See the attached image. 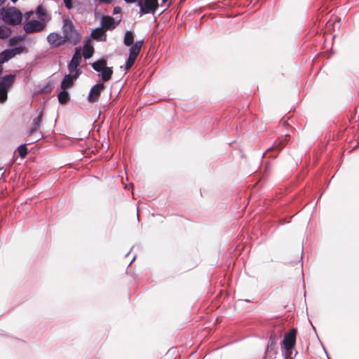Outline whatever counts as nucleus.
<instances>
[{
    "mask_svg": "<svg viewBox=\"0 0 359 359\" xmlns=\"http://www.w3.org/2000/svg\"><path fill=\"white\" fill-rule=\"evenodd\" d=\"M62 30L65 42H69L72 45H76L80 42L81 35L70 19L65 18L63 20Z\"/></svg>",
    "mask_w": 359,
    "mask_h": 359,
    "instance_id": "nucleus-1",
    "label": "nucleus"
},
{
    "mask_svg": "<svg viewBox=\"0 0 359 359\" xmlns=\"http://www.w3.org/2000/svg\"><path fill=\"white\" fill-rule=\"evenodd\" d=\"M15 74H8L0 77V102L7 100L8 90L15 83Z\"/></svg>",
    "mask_w": 359,
    "mask_h": 359,
    "instance_id": "nucleus-2",
    "label": "nucleus"
},
{
    "mask_svg": "<svg viewBox=\"0 0 359 359\" xmlns=\"http://www.w3.org/2000/svg\"><path fill=\"white\" fill-rule=\"evenodd\" d=\"M2 18L6 24L17 25L21 23L22 16L20 11L11 7L3 10Z\"/></svg>",
    "mask_w": 359,
    "mask_h": 359,
    "instance_id": "nucleus-3",
    "label": "nucleus"
},
{
    "mask_svg": "<svg viewBox=\"0 0 359 359\" xmlns=\"http://www.w3.org/2000/svg\"><path fill=\"white\" fill-rule=\"evenodd\" d=\"M297 330L296 328L291 329L283 336V339L280 343L281 349H294L297 342Z\"/></svg>",
    "mask_w": 359,
    "mask_h": 359,
    "instance_id": "nucleus-4",
    "label": "nucleus"
},
{
    "mask_svg": "<svg viewBox=\"0 0 359 359\" xmlns=\"http://www.w3.org/2000/svg\"><path fill=\"white\" fill-rule=\"evenodd\" d=\"M143 40L137 41L133 46L130 48L129 57L126 62V70L130 69L134 65L135 60L140 53L141 48L143 46Z\"/></svg>",
    "mask_w": 359,
    "mask_h": 359,
    "instance_id": "nucleus-5",
    "label": "nucleus"
},
{
    "mask_svg": "<svg viewBox=\"0 0 359 359\" xmlns=\"http://www.w3.org/2000/svg\"><path fill=\"white\" fill-rule=\"evenodd\" d=\"M140 14L142 15L150 13H155L158 7V0H139Z\"/></svg>",
    "mask_w": 359,
    "mask_h": 359,
    "instance_id": "nucleus-6",
    "label": "nucleus"
},
{
    "mask_svg": "<svg viewBox=\"0 0 359 359\" xmlns=\"http://www.w3.org/2000/svg\"><path fill=\"white\" fill-rule=\"evenodd\" d=\"M45 25L38 20H30L24 25V30L26 33L30 34L42 31Z\"/></svg>",
    "mask_w": 359,
    "mask_h": 359,
    "instance_id": "nucleus-7",
    "label": "nucleus"
},
{
    "mask_svg": "<svg viewBox=\"0 0 359 359\" xmlns=\"http://www.w3.org/2000/svg\"><path fill=\"white\" fill-rule=\"evenodd\" d=\"M23 52V48L16 47L12 49H7L0 54V64L7 62L18 54Z\"/></svg>",
    "mask_w": 359,
    "mask_h": 359,
    "instance_id": "nucleus-8",
    "label": "nucleus"
},
{
    "mask_svg": "<svg viewBox=\"0 0 359 359\" xmlns=\"http://www.w3.org/2000/svg\"><path fill=\"white\" fill-rule=\"evenodd\" d=\"M121 19L117 21L111 16L104 15L101 19L102 27L105 30H112L120 23Z\"/></svg>",
    "mask_w": 359,
    "mask_h": 359,
    "instance_id": "nucleus-9",
    "label": "nucleus"
},
{
    "mask_svg": "<svg viewBox=\"0 0 359 359\" xmlns=\"http://www.w3.org/2000/svg\"><path fill=\"white\" fill-rule=\"evenodd\" d=\"M104 88V83H97L93 86L88 95V101L92 103L97 102L100 96L102 90H103Z\"/></svg>",
    "mask_w": 359,
    "mask_h": 359,
    "instance_id": "nucleus-10",
    "label": "nucleus"
},
{
    "mask_svg": "<svg viewBox=\"0 0 359 359\" xmlns=\"http://www.w3.org/2000/svg\"><path fill=\"white\" fill-rule=\"evenodd\" d=\"M47 41L53 47H59L66 43L63 36L56 32L50 33L47 36Z\"/></svg>",
    "mask_w": 359,
    "mask_h": 359,
    "instance_id": "nucleus-11",
    "label": "nucleus"
},
{
    "mask_svg": "<svg viewBox=\"0 0 359 359\" xmlns=\"http://www.w3.org/2000/svg\"><path fill=\"white\" fill-rule=\"evenodd\" d=\"M81 62V53L80 48H76L75 53L68 65L70 72H73Z\"/></svg>",
    "mask_w": 359,
    "mask_h": 359,
    "instance_id": "nucleus-12",
    "label": "nucleus"
},
{
    "mask_svg": "<svg viewBox=\"0 0 359 359\" xmlns=\"http://www.w3.org/2000/svg\"><path fill=\"white\" fill-rule=\"evenodd\" d=\"M105 32L102 27L96 28L92 31L91 36L94 39L104 41L107 39Z\"/></svg>",
    "mask_w": 359,
    "mask_h": 359,
    "instance_id": "nucleus-13",
    "label": "nucleus"
},
{
    "mask_svg": "<svg viewBox=\"0 0 359 359\" xmlns=\"http://www.w3.org/2000/svg\"><path fill=\"white\" fill-rule=\"evenodd\" d=\"M42 112H41L37 117L34 118L33 119L32 126L29 130V134L30 135H33L34 133H36L40 128L41 123L42 122Z\"/></svg>",
    "mask_w": 359,
    "mask_h": 359,
    "instance_id": "nucleus-14",
    "label": "nucleus"
},
{
    "mask_svg": "<svg viewBox=\"0 0 359 359\" xmlns=\"http://www.w3.org/2000/svg\"><path fill=\"white\" fill-rule=\"evenodd\" d=\"M266 352L267 355L273 354V355H276L278 353L276 343L271 337L269 339Z\"/></svg>",
    "mask_w": 359,
    "mask_h": 359,
    "instance_id": "nucleus-15",
    "label": "nucleus"
},
{
    "mask_svg": "<svg viewBox=\"0 0 359 359\" xmlns=\"http://www.w3.org/2000/svg\"><path fill=\"white\" fill-rule=\"evenodd\" d=\"M107 65V60L105 59L99 60L92 64V67L96 72H101Z\"/></svg>",
    "mask_w": 359,
    "mask_h": 359,
    "instance_id": "nucleus-16",
    "label": "nucleus"
},
{
    "mask_svg": "<svg viewBox=\"0 0 359 359\" xmlns=\"http://www.w3.org/2000/svg\"><path fill=\"white\" fill-rule=\"evenodd\" d=\"M73 78L71 75L67 74L65 75L63 80L61 82V88L62 90H66L67 88H71L73 86Z\"/></svg>",
    "mask_w": 359,
    "mask_h": 359,
    "instance_id": "nucleus-17",
    "label": "nucleus"
},
{
    "mask_svg": "<svg viewBox=\"0 0 359 359\" xmlns=\"http://www.w3.org/2000/svg\"><path fill=\"white\" fill-rule=\"evenodd\" d=\"M297 353V351L294 349H282L283 359H294Z\"/></svg>",
    "mask_w": 359,
    "mask_h": 359,
    "instance_id": "nucleus-18",
    "label": "nucleus"
},
{
    "mask_svg": "<svg viewBox=\"0 0 359 359\" xmlns=\"http://www.w3.org/2000/svg\"><path fill=\"white\" fill-rule=\"evenodd\" d=\"M101 76H102V80L104 82H107L109 81L111 78V76L113 74V70L111 67H106L102 72H101Z\"/></svg>",
    "mask_w": 359,
    "mask_h": 359,
    "instance_id": "nucleus-19",
    "label": "nucleus"
},
{
    "mask_svg": "<svg viewBox=\"0 0 359 359\" xmlns=\"http://www.w3.org/2000/svg\"><path fill=\"white\" fill-rule=\"evenodd\" d=\"M94 53V48L90 44H85L83 48V55L86 59L90 58Z\"/></svg>",
    "mask_w": 359,
    "mask_h": 359,
    "instance_id": "nucleus-20",
    "label": "nucleus"
},
{
    "mask_svg": "<svg viewBox=\"0 0 359 359\" xmlns=\"http://www.w3.org/2000/svg\"><path fill=\"white\" fill-rule=\"evenodd\" d=\"M58 101L60 104H67L69 100V95L66 90H62L58 95Z\"/></svg>",
    "mask_w": 359,
    "mask_h": 359,
    "instance_id": "nucleus-21",
    "label": "nucleus"
},
{
    "mask_svg": "<svg viewBox=\"0 0 359 359\" xmlns=\"http://www.w3.org/2000/svg\"><path fill=\"white\" fill-rule=\"evenodd\" d=\"M134 36L131 31H127L124 35L123 43L126 46H130L133 44Z\"/></svg>",
    "mask_w": 359,
    "mask_h": 359,
    "instance_id": "nucleus-22",
    "label": "nucleus"
},
{
    "mask_svg": "<svg viewBox=\"0 0 359 359\" xmlns=\"http://www.w3.org/2000/svg\"><path fill=\"white\" fill-rule=\"evenodd\" d=\"M10 30L6 27H0V38L1 39H6L10 35Z\"/></svg>",
    "mask_w": 359,
    "mask_h": 359,
    "instance_id": "nucleus-23",
    "label": "nucleus"
},
{
    "mask_svg": "<svg viewBox=\"0 0 359 359\" xmlns=\"http://www.w3.org/2000/svg\"><path fill=\"white\" fill-rule=\"evenodd\" d=\"M18 153L21 158H25L27 154V149L25 144H22L18 147Z\"/></svg>",
    "mask_w": 359,
    "mask_h": 359,
    "instance_id": "nucleus-24",
    "label": "nucleus"
},
{
    "mask_svg": "<svg viewBox=\"0 0 359 359\" xmlns=\"http://www.w3.org/2000/svg\"><path fill=\"white\" fill-rule=\"evenodd\" d=\"M36 13L39 18H42L46 15L45 9L41 6L37 8Z\"/></svg>",
    "mask_w": 359,
    "mask_h": 359,
    "instance_id": "nucleus-25",
    "label": "nucleus"
},
{
    "mask_svg": "<svg viewBox=\"0 0 359 359\" xmlns=\"http://www.w3.org/2000/svg\"><path fill=\"white\" fill-rule=\"evenodd\" d=\"M284 146H285L284 142L280 141L278 142H275L273 146V148L276 149L280 150L284 147Z\"/></svg>",
    "mask_w": 359,
    "mask_h": 359,
    "instance_id": "nucleus-26",
    "label": "nucleus"
},
{
    "mask_svg": "<svg viewBox=\"0 0 359 359\" xmlns=\"http://www.w3.org/2000/svg\"><path fill=\"white\" fill-rule=\"evenodd\" d=\"M72 0H64L65 5L68 9H71L72 8Z\"/></svg>",
    "mask_w": 359,
    "mask_h": 359,
    "instance_id": "nucleus-27",
    "label": "nucleus"
},
{
    "mask_svg": "<svg viewBox=\"0 0 359 359\" xmlns=\"http://www.w3.org/2000/svg\"><path fill=\"white\" fill-rule=\"evenodd\" d=\"M74 72H75V73L72 76H71L73 78V80L76 79L81 74L80 69L77 68Z\"/></svg>",
    "mask_w": 359,
    "mask_h": 359,
    "instance_id": "nucleus-28",
    "label": "nucleus"
},
{
    "mask_svg": "<svg viewBox=\"0 0 359 359\" xmlns=\"http://www.w3.org/2000/svg\"><path fill=\"white\" fill-rule=\"evenodd\" d=\"M121 13V8L120 7H118V6L114 7V11H113V13L114 15L119 14Z\"/></svg>",
    "mask_w": 359,
    "mask_h": 359,
    "instance_id": "nucleus-29",
    "label": "nucleus"
},
{
    "mask_svg": "<svg viewBox=\"0 0 359 359\" xmlns=\"http://www.w3.org/2000/svg\"><path fill=\"white\" fill-rule=\"evenodd\" d=\"M18 41V39L16 37L11 38L10 39V44L14 46Z\"/></svg>",
    "mask_w": 359,
    "mask_h": 359,
    "instance_id": "nucleus-30",
    "label": "nucleus"
},
{
    "mask_svg": "<svg viewBox=\"0 0 359 359\" xmlns=\"http://www.w3.org/2000/svg\"><path fill=\"white\" fill-rule=\"evenodd\" d=\"M101 2L102 3H105V4H109L112 1V0H100Z\"/></svg>",
    "mask_w": 359,
    "mask_h": 359,
    "instance_id": "nucleus-31",
    "label": "nucleus"
},
{
    "mask_svg": "<svg viewBox=\"0 0 359 359\" xmlns=\"http://www.w3.org/2000/svg\"><path fill=\"white\" fill-rule=\"evenodd\" d=\"M126 3L133 4L137 1V0H124Z\"/></svg>",
    "mask_w": 359,
    "mask_h": 359,
    "instance_id": "nucleus-32",
    "label": "nucleus"
},
{
    "mask_svg": "<svg viewBox=\"0 0 359 359\" xmlns=\"http://www.w3.org/2000/svg\"><path fill=\"white\" fill-rule=\"evenodd\" d=\"M324 351H325V354H326V355H327V359H332V358L330 357V355H329L328 353L327 352V351H326V349H325V348H324Z\"/></svg>",
    "mask_w": 359,
    "mask_h": 359,
    "instance_id": "nucleus-33",
    "label": "nucleus"
},
{
    "mask_svg": "<svg viewBox=\"0 0 359 359\" xmlns=\"http://www.w3.org/2000/svg\"><path fill=\"white\" fill-rule=\"evenodd\" d=\"M3 72V67L1 66V64H0V74L2 73Z\"/></svg>",
    "mask_w": 359,
    "mask_h": 359,
    "instance_id": "nucleus-34",
    "label": "nucleus"
},
{
    "mask_svg": "<svg viewBox=\"0 0 359 359\" xmlns=\"http://www.w3.org/2000/svg\"><path fill=\"white\" fill-rule=\"evenodd\" d=\"M6 0H0V6L5 2Z\"/></svg>",
    "mask_w": 359,
    "mask_h": 359,
    "instance_id": "nucleus-35",
    "label": "nucleus"
},
{
    "mask_svg": "<svg viewBox=\"0 0 359 359\" xmlns=\"http://www.w3.org/2000/svg\"><path fill=\"white\" fill-rule=\"evenodd\" d=\"M13 3H15L18 0H11Z\"/></svg>",
    "mask_w": 359,
    "mask_h": 359,
    "instance_id": "nucleus-36",
    "label": "nucleus"
},
{
    "mask_svg": "<svg viewBox=\"0 0 359 359\" xmlns=\"http://www.w3.org/2000/svg\"><path fill=\"white\" fill-rule=\"evenodd\" d=\"M271 147L269 148V149L266 150V153L269 150H271Z\"/></svg>",
    "mask_w": 359,
    "mask_h": 359,
    "instance_id": "nucleus-37",
    "label": "nucleus"
},
{
    "mask_svg": "<svg viewBox=\"0 0 359 359\" xmlns=\"http://www.w3.org/2000/svg\"><path fill=\"white\" fill-rule=\"evenodd\" d=\"M168 0H162L163 3H165Z\"/></svg>",
    "mask_w": 359,
    "mask_h": 359,
    "instance_id": "nucleus-38",
    "label": "nucleus"
}]
</instances>
